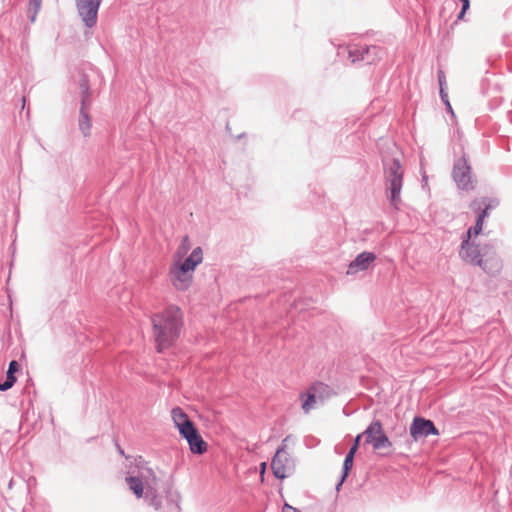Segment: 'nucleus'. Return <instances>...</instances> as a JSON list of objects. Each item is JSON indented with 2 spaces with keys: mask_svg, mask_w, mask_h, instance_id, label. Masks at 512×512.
<instances>
[{
  "mask_svg": "<svg viewBox=\"0 0 512 512\" xmlns=\"http://www.w3.org/2000/svg\"><path fill=\"white\" fill-rule=\"evenodd\" d=\"M438 82H439L440 89L444 88V85L446 83V77L442 70L438 71Z\"/></svg>",
  "mask_w": 512,
  "mask_h": 512,
  "instance_id": "32",
  "label": "nucleus"
},
{
  "mask_svg": "<svg viewBox=\"0 0 512 512\" xmlns=\"http://www.w3.org/2000/svg\"><path fill=\"white\" fill-rule=\"evenodd\" d=\"M145 499L148 502V505L153 507L155 510H159L162 506L161 497L157 494L155 485L152 486L149 480H146Z\"/></svg>",
  "mask_w": 512,
  "mask_h": 512,
  "instance_id": "16",
  "label": "nucleus"
},
{
  "mask_svg": "<svg viewBox=\"0 0 512 512\" xmlns=\"http://www.w3.org/2000/svg\"><path fill=\"white\" fill-rule=\"evenodd\" d=\"M489 208L490 205H486V207L483 210H481V212L477 216L475 225L468 229L465 239H468V241H470L472 236H477L478 234H480L483 228L484 219L488 216Z\"/></svg>",
  "mask_w": 512,
  "mask_h": 512,
  "instance_id": "17",
  "label": "nucleus"
},
{
  "mask_svg": "<svg viewBox=\"0 0 512 512\" xmlns=\"http://www.w3.org/2000/svg\"><path fill=\"white\" fill-rule=\"evenodd\" d=\"M440 97H441L442 101L445 103L447 109L452 112V108H451V105L448 100V95L445 92L444 88L440 89Z\"/></svg>",
  "mask_w": 512,
  "mask_h": 512,
  "instance_id": "30",
  "label": "nucleus"
},
{
  "mask_svg": "<svg viewBox=\"0 0 512 512\" xmlns=\"http://www.w3.org/2000/svg\"><path fill=\"white\" fill-rule=\"evenodd\" d=\"M376 255L372 252L360 253L348 266L347 275H354L360 271H365L375 261Z\"/></svg>",
  "mask_w": 512,
  "mask_h": 512,
  "instance_id": "11",
  "label": "nucleus"
},
{
  "mask_svg": "<svg viewBox=\"0 0 512 512\" xmlns=\"http://www.w3.org/2000/svg\"><path fill=\"white\" fill-rule=\"evenodd\" d=\"M126 483L129 489L134 493L137 498H141L144 495V488L146 489V480H149L153 485H156L157 478L152 469L147 468L140 471L137 476H127Z\"/></svg>",
  "mask_w": 512,
  "mask_h": 512,
  "instance_id": "7",
  "label": "nucleus"
},
{
  "mask_svg": "<svg viewBox=\"0 0 512 512\" xmlns=\"http://www.w3.org/2000/svg\"><path fill=\"white\" fill-rule=\"evenodd\" d=\"M462 2V8L464 11H467L470 7V1L469 0H460Z\"/></svg>",
  "mask_w": 512,
  "mask_h": 512,
  "instance_id": "35",
  "label": "nucleus"
},
{
  "mask_svg": "<svg viewBox=\"0 0 512 512\" xmlns=\"http://www.w3.org/2000/svg\"><path fill=\"white\" fill-rule=\"evenodd\" d=\"M333 395H335V392L330 386L322 382H317L308 389L302 408L308 413L318 404H323L326 400L330 399Z\"/></svg>",
  "mask_w": 512,
  "mask_h": 512,
  "instance_id": "3",
  "label": "nucleus"
},
{
  "mask_svg": "<svg viewBox=\"0 0 512 512\" xmlns=\"http://www.w3.org/2000/svg\"><path fill=\"white\" fill-rule=\"evenodd\" d=\"M203 253L200 247H196L192 253L179 265L186 271L193 272L196 266L202 262Z\"/></svg>",
  "mask_w": 512,
  "mask_h": 512,
  "instance_id": "15",
  "label": "nucleus"
},
{
  "mask_svg": "<svg viewBox=\"0 0 512 512\" xmlns=\"http://www.w3.org/2000/svg\"><path fill=\"white\" fill-rule=\"evenodd\" d=\"M382 50L378 46H366L363 45V54H361V61L371 64L376 59L381 58Z\"/></svg>",
  "mask_w": 512,
  "mask_h": 512,
  "instance_id": "19",
  "label": "nucleus"
},
{
  "mask_svg": "<svg viewBox=\"0 0 512 512\" xmlns=\"http://www.w3.org/2000/svg\"><path fill=\"white\" fill-rule=\"evenodd\" d=\"M477 265L480 266L484 272L491 276L497 275L502 267L501 260L496 255L492 246H490V253L485 257H481V262Z\"/></svg>",
  "mask_w": 512,
  "mask_h": 512,
  "instance_id": "13",
  "label": "nucleus"
},
{
  "mask_svg": "<svg viewBox=\"0 0 512 512\" xmlns=\"http://www.w3.org/2000/svg\"><path fill=\"white\" fill-rule=\"evenodd\" d=\"M171 417L176 428L190 421L188 415L180 408L175 407L171 411Z\"/></svg>",
  "mask_w": 512,
  "mask_h": 512,
  "instance_id": "21",
  "label": "nucleus"
},
{
  "mask_svg": "<svg viewBox=\"0 0 512 512\" xmlns=\"http://www.w3.org/2000/svg\"><path fill=\"white\" fill-rule=\"evenodd\" d=\"M170 278L176 289L186 290L191 284L192 273L178 265H175L170 270Z\"/></svg>",
  "mask_w": 512,
  "mask_h": 512,
  "instance_id": "12",
  "label": "nucleus"
},
{
  "mask_svg": "<svg viewBox=\"0 0 512 512\" xmlns=\"http://www.w3.org/2000/svg\"><path fill=\"white\" fill-rule=\"evenodd\" d=\"M439 432L431 420L415 417L410 426V435L414 440L428 437L429 435H438Z\"/></svg>",
  "mask_w": 512,
  "mask_h": 512,
  "instance_id": "9",
  "label": "nucleus"
},
{
  "mask_svg": "<svg viewBox=\"0 0 512 512\" xmlns=\"http://www.w3.org/2000/svg\"><path fill=\"white\" fill-rule=\"evenodd\" d=\"M15 380H12L11 377H7L5 381H0V391H7L9 390L15 383Z\"/></svg>",
  "mask_w": 512,
  "mask_h": 512,
  "instance_id": "28",
  "label": "nucleus"
},
{
  "mask_svg": "<svg viewBox=\"0 0 512 512\" xmlns=\"http://www.w3.org/2000/svg\"><path fill=\"white\" fill-rule=\"evenodd\" d=\"M481 204H482L481 202L475 200L471 203V208L475 211L480 210Z\"/></svg>",
  "mask_w": 512,
  "mask_h": 512,
  "instance_id": "33",
  "label": "nucleus"
},
{
  "mask_svg": "<svg viewBox=\"0 0 512 512\" xmlns=\"http://www.w3.org/2000/svg\"><path fill=\"white\" fill-rule=\"evenodd\" d=\"M386 195L390 204L398 208L401 204L403 169L398 159H383Z\"/></svg>",
  "mask_w": 512,
  "mask_h": 512,
  "instance_id": "2",
  "label": "nucleus"
},
{
  "mask_svg": "<svg viewBox=\"0 0 512 512\" xmlns=\"http://www.w3.org/2000/svg\"><path fill=\"white\" fill-rule=\"evenodd\" d=\"M79 88L81 93V102L83 101V97L86 99V104H88L89 100V83L88 79L85 75H83L79 82Z\"/></svg>",
  "mask_w": 512,
  "mask_h": 512,
  "instance_id": "26",
  "label": "nucleus"
},
{
  "mask_svg": "<svg viewBox=\"0 0 512 512\" xmlns=\"http://www.w3.org/2000/svg\"><path fill=\"white\" fill-rule=\"evenodd\" d=\"M355 454L356 453H353L352 451H348V453H347V455H346V457L344 459L341 479H340L339 483L336 486L337 490L340 489V486L343 484V482L347 478L350 470L352 469Z\"/></svg>",
  "mask_w": 512,
  "mask_h": 512,
  "instance_id": "20",
  "label": "nucleus"
},
{
  "mask_svg": "<svg viewBox=\"0 0 512 512\" xmlns=\"http://www.w3.org/2000/svg\"><path fill=\"white\" fill-rule=\"evenodd\" d=\"M177 429H178L180 435L186 440L198 431L197 428L195 427L194 423L191 420L188 422H185V424L179 426Z\"/></svg>",
  "mask_w": 512,
  "mask_h": 512,
  "instance_id": "22",
  "label": "nucleus"
},
{
  "mask_svg": "<svg viewBox=\"0 0 512 512\" xmlns=\"http://www.w3.org/2000/svg\"><path fill=\"white\" fill-rule=\"evenodd\" d=\"M265 468V463H262L261 469Z\"/></svg>",
  "mask_w": 512,
  "mask_h": 512,
  "instance_id": "39",
  "label": "nucleus"
},
{
  "mask_svg": "<svg viewBox=\"0 0 512 512\" xmlns=\"http://www.w3.org/2000/svg\"><path fill=\"white\" fill-rule=\"evenodd\" d=\"M365 437V442L371 444L374 450L390 448L391 441L383 431L382 423L379 420H374L362 433Z\"/></svg>",
  "mask_w": 512,
  "mask_h": 512,
  "instance_id": "4",
  "label": "nucleus"
},
{
  "mask_svg": "<svg viewBox=\"0 0 512 512\" xmlns=\"http://www.w3.org/2000/svg\"><path fill=\"white\" fill-rule=\"evenodd\" d=\"M287 439L288 438H285L283 443H285ZM271 468L276 478L284 479L287 476V472L290 469V461L285 451V444L277 449L271 462Z\"/></svg>",
  "mask_w": 512,
  "mask_h": 512,
  "instance_id": "10",
  "label": "nucleus"
},
{
  "mask_svg": "<svg viewBox=\"0 0 512 512\" xmlns=\"http://www.w3.org/2000/svg\"><path fill=\"white\" fill-rule=\"evenodd\" d=\"M465 13H466V11H464L463 8H462L460 13L457 16V19L458 20H462L464 18Z\"/></svg>",
  "mask_w": 512,
  "mask_h": 512,
  "instance_id": "36",
  "label": "nucleus"
},
{
  "mask_svg": "<svg viewBox=\"0 0 512 512\" xmlns=\"http://www.w3.org/2000/svg\"><path fill=\"white\" fill-rule=\"evenodd\" d=\"M20 368V365L19 363L16 361V360H12L10 363H9V367H8V370H7V374L6 376L7 377H11L12 380H15L16 381V377H15V373L19 370Z\"/></svg>",
  "mask_w": 512,
  "mask_h": 512,
  "instance_id": "27",
  "label": "nucleus"
},
{
  "mask_svg": "<svg viewBox=\"0 0 512 512\" xmlns=\"http://www.w3.org/2000/svg\"><path fill=\"white\" fill-rule=\"evenodd\" d=\"M42 0H29L28 17L33 23L36 20L37 14L41 9Z\"/></svg>",
  "mask_w": 512,
  "mask_h": 512,
  "instance_id": "24",
  "label": "nucleus"
},
{
  "mask_svg": "<svg viewBox=\"0 0 512 512\" xmlns=\"http://www.w3.org/2000/svg\"><path fill=\"white\" fill-rule=\"evenodd\" d=\"M265 468V463H262L261 469Z\"/></svg>",
  "mask_w": 512,
  "mask_h": 512,
  "instance_id": "38",
  "label": "nucleus"
},
{
  "mask_svg": "<svg viewBox=\"0 0 512 512\" xmlns=\"http://www.w3.org/2000/svg\"><path fill=\"white\" fill-rule=\"evenodd\" d=\"M490 253V245L480 247L475 245L474 242L463 239L461 244L460 256L466 262L477 265L481 262V257H485Z\"/></svg>",
  "mask_w": 512,
  "mask_h": 512,
  "instance_id": "8",
  "label": "nucleus"
},
{
  "mask_svg": "<svg viewBox=\"0 0 512 512\" xmlns=\"http://www.w3.org/2000/svg\"><path fill=\"white\" fill-rule=\"evenodd\" d=\"M189 245L190 243L188 236H184L179 246V253L185 254L189 249Z\"/></svg>",
  "mask_w": 512,
  "mask_h": 512,
  "instance_id": "29",
  "label": "nucleus"
},
{
  "mask_svg": "<svg viewBox=\"0 0 512 512\" xmlns=\"http://www.w3.org/2000/svg\"><path fill=\"white\" fill-rule=\"evenodd\" d=\"M167 499L171 512H180V494L177 491H169L167 493Z\"/></svg>",
  "mask_w": 512,
  "mask_h": 512,
  "instance_id": "23",
  "label": "nucleus"
},
{
  "mask_svg": "<svg viewBox=\"0 0 512 512\" xmlns=\"http://www.w3.org/2000/svg\"><path fill=\"white\" fill-rule=\"evenodd\" d=\"M86 107H87L86 99H85V97H83L80 114H79V119H78V126H79V130L85 137L90 135L91 126H92L90 117L86 110Z\"/></svg>",
  "mask_w": 512,
  "mask_h": 512,
  "instance_id": "14",
  "label": "nucleus"
},
{
  "mask_svg": "<svg viewBox=\"0 0 512 512\" xmlns=\"http://www.w3.org/2000/svg\"><path fill=\"white\" fill-rule=\"evenodd\" d=\"M190 450L194 454H203L207 450V444L197 431L187 439Z\"/></svg>",
  "mask_w": 512,
  "mask_h": 512,
  "instance_id": "18",
  "label": "nucleus"
},
{
  "mask_svg": "<svg viewBox=\"0 0 512 512\" xmlns=\"http://www.w3.org/2000/svg\"><path fill=\"white\" fill-rule=\"evenodd\" d=\"M361 54H363V45L355 44L348 47V58L353 63L361 61Z\"/></svg>",
  "mask_w": 512,
  "mask_h": 512,
  "instance_id": "25",
  "label": "nucleus"
},
{
  "mask_svg": "<svg viewBox=\"0 0 512 512\" xmlns=\"http://www.w3.org/2000/svg\"><path fill=\"white\" fill-rule=\"evenodd\" d=\"M452 175L458 188L462 190H471L474 188L471 167L465 155L455 161Z\"/></svg>",
  "mask_w": 512,
  "mask_h": 512,
  "instance_id": "5",
  "label": "nucleus"
},
{
  "mask_svg": "<svg viewBox=\"0 0 512 512\" xmlns=\"http://www.w3.org/2000/svg\"><path fill=\"white\" fill-rule=\"evenodd\" d=\"M25 103H26V98H25V97H23V98H22V109H24V108H25Z\"/></svg>",
  "mask_w": 512,
  "mask_h": 512,
  "instance_id": "37",
  "label": "nucleus"
},
{
  "mask_svg": "<svg viewBox=\"0 0 512 512\" xmlns=\"http://www.w3.org/2000/svg\"><path fill=\"white\" fill-rule=\"evenodd\" d=\"M364 437V435L362 434H359L355 437L354 439V443L353 445L351 446V448L349 449V451H352L353 453H356L358 448H359V445H360V440L361 438Z\"/></svg>",
  "mask_w": 512,
  "mask_h": 512,
  "instance_id": "31",
  "label": "nucleus"
},
{
  "mask_svg": "<svg viewBox=\"0 0 512 512\" xmlns=\"http://www.w3.org/2000/svg\"><path fill=\"white\" fill-rule=\"evenodd\" d=\"M153 333L158 352L170 347L179 337L182 313L177 306H169L152 318Z\"/></svg>",
  "mask_w": 512,
  "mask_h": 512,
  "instance_id": "1",
  "label": "nucleus"
},
{
  "mask_svg": "<svg viewBox=\"0 0 512 512\" xmlns=\"http://www.w3.org/2000/svg\"><path fill=\"white\" fill-rule=\"evenodd\" d=\"M283 512H300L297 509L293 508L292 506L285 504L283 507Z\"/></svg>",
  "mask_w": 512,
  "mask_h": 512,
  "instance_id": "34",
  "label": "nucleus"
},
{
  "mask_svg": "<svg viewBox=\"0 0 512 512\" xmlns=\"http://www.w3.org/2000/svg\"><path fill=\"white\" fill-rule=\"evenodd\" d=\"M79 16L86 27L92 28L97 23L98 10L102 0H75Z\"/></svg>",
  "mask_w": 512,
  "mask_h": 512,
  "instance_id": "6",
  "label": "nucleus"
}]
</instances>
